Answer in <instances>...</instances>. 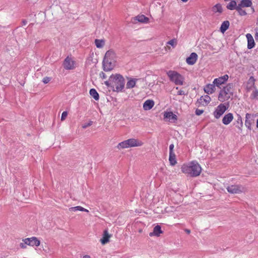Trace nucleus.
I'll return each mask as SVG.
<instances>
[{
    "label": "nucleus",
    "mask_w": 258,
    "mask_h": 258,
    "mask_svg": "<svg viewBox=\"0 0 258 258\" xmlns=\"http://www.w3.org/2000/svg\"><path fill=\"white\" fill-rule=\"evenodd\" d=\"M203 112L204 110L203 109H197L195 111V114L198 116L201 115Z\"/></svg>",
    "instance_id": "58836bf2"
},
{
    "label": "nucleus",
    "mask_w": 258,
    "mask_h": 258,
    "mask_svg": "<svg viewBox=\"0 0 258 258\" xmlns=\"http://www.w3.org/2000/svg\"><path fill=\"white\" fill-rule=\"evenodd\" d=\"M169 161L171 166H174L177 163L176 155L174 152L169 153Z\"/></svg>",
    "instance_id": "393cba45"
},
{
    "label": "nucleus",
    "mask_w": 258,
    "mask_h": 258,
    "mask_svg": "<svg viewBox=\"0 0 258 258\" xmlns=\"http://www.w3.org/2000/svg\"><path fill=\"white\" fill-rule=\"evenodd\" d=\"M175 84V85H183V82H174Z\"/></svg>",
    "instance_id": "a18cd8bd"
},
{
    "label": "nucleus",
    "mask_w": 258,
    "mask_h": 258,
    "mask_svg": "<svg viewBox=\"0 0 258 258\" xmlns=\"http://www.w3.org/2000/svg\"><path fill=\"white\" fill-rule=\"evenodd\" d=\"M246 37L247 40V48L248 49L253 48L255 46V42L252 36L250 34L247 33L246 35Z\"/></svg>",
    "instance_id": "a211bd4d"
},
{
    "label": "nucleus",
    "mask_w": 258,
    "mask_h": 258,
    "mask_svg": "<svg viewBox=\"0 0 258 258\" xmlns=\"http://www.w3.org/2000/svg\"><path fill=\"white\" fill-rule=\"evenodd\" d=\"M213 12L216 13L219 12L220 13L222 12V7L220 4H217L213 8Z\"/></svg>",
    "instance_id": "72a5a7b5"
},
{
    "label": "nucleus",
    "mask_w": 258,
    "mask_h": 258,
    "mask_svg": "<svg viewBox=\"0 0 258 258\" xmlns=\"http://www.w3.org/2000/svg\"><path fill=\"white\" fill-rule=\"evenodd\" d=\"M167 75L171 81H181L183 79L180 74L174 71H169Z\"/></svg>",
    "instance_id": "f8f14e48"
},
{
    "label": "nucleus",
    "mask_w": 258,
    "mask_h": 258,
    "mask_svg": "<svg viewBox=\"0 0 258 258\" xmlns=\"http://www.w3.org/2000/svg\"><path fill=\"white\" fill-rule=\"evenodd\" d=\"M163 231L161 230V227L160 225H156L153 229V231L150 232L149 235L152 236L154 235L159 236L160 234L162 233Z\"/></svg>",
    "instance_id": "aec40b11"
},
{
    "label": "nucleus",
    "mask_w": 258,
    "mask_h": 258,
    "mask_svg": "<svg viewBox=\"0 0 258 258\" xmlns=\"http://www.w3.org/2000/svg\"><path fill=\"white\" fill-rule=\"evenodd\" d=\"M228 104H220L215 109L213 115L215 118H219L228 109Z\"/></svg>",
    "instance_id": "39448f33"
},
{
    "label": "nucleus",
    "mask_w": 258,
    "mask_h": 258,
    "mask_svg": "<svg viewBox=\"0 0 258 258\" xmlns=\"http://www.w3.org/2000/svg\"><path fill=\"white\" fill-rule=\"evenodd\" d=\"M89 94L96 101H98L99 99V95L95 89H91L89 91Z\"/></svg>",
    "instance_id": "a878e982"
},
{
    "label": "nucleus",
    "mask_w": 258,
    "mask_h": 258,
    "mask_svg": "<svg viewBox=\"0 0 258 258\" xmlns=\"http://www.w3.org/2000/svg\"><path fill=\"white\" fill-rule=\"evenodd\" d=\"M43 81H48V78H45L43 79Z\"/></svg>",
    "instance_id": "864d4df0"
},
{
    "label": "nucleus",
    "mask_w": 258,
    "mask_h": 258,
    "mask_svg": "<svg viewBox=\"0 0 258 258\" xmlns=\"http://www.w3.org/2000/svg\"><path fill=\"white\" fill-rule=\"evenodd\" d=\"M237 119L236 120L234 124L236 127L242 131V127H243V122L242 117L240 114H237Z\"/></svg>",
    "instance_id": "4be33fe9"
},
{
    "label": "nucleus",
    "mask_w": 258,
    "mask_h": 258,
    "mask_svg": "<svg viewBox=\"0 0 258 258\" xmlns=\"http://www.w3.org/2000/svg\"><path fill=\"white\" fill-rule=\"evenodd\" d=\"M229 78L228 75H225L221 77H219V78H216L214 80V81H227Z\"/></svg>",
    "instance_id": "f704fd0d"
},
{
    "label": "nucleus",
    "mask_w": 258,
    "mask_h": 258,
    "mask_svg": "<svg viewBox=\"0 0 258 258\" xmlns=\"http://www.w3.org/2000/svg\"><path fill=\"white\" fill-rule=\"evenodd\" d=\"M244 187L240 184H233L226 187L228 192L231 194H237L243 191Z\"/></svg>",
    "instance_id": "1a4fd4ad"
},
{
    "label": "nucleus",
    "mask_w": 258,
    "mask_h": 258,
    "mask_svg": "<svg viewBox=\"0 0 258 258\" xmlns=\"http://www.w3.org/2000/svg\"><path fill=\"white\" fill-rule=\"evenodd\" d=\"M136 82H127L126 88H132L136 85Z\"/></svg>",
    "instance_id": "c9c22d12"
},
{
    "label": "nucleus",
    "mask_w": 258,
    "mask_h": 258,
    "mask_svg": "<svg viewBox=\"0 0 258 258\" xmlns=\"http://www.w3.org/2000/svg\"><path fill=\"white\" fill-rule=\"evenodd\" d=\"M252 0H250L251 2H252Z\"/></svg>",
    "instance_id": "052dcab7"
},
{
    "label": "nucleus",
    "mask_w": 258,
    "mask_h": 258,
    "mask_svg": "<svg viewBox=\"0 0 258 258\" xmlns=\"http://www.w3.org/2000/svg\"><path fill=\"white\" fill-rule=\"evenodd\" d=\"M69 210L70 211H74V212H75L77 211H82V212H89V211L87 209H85L84 208H83L81 206H76V207H72L71 208H70Z\"/></svg>",
    "instance_id": "c756f323"
},
{
    "label": "nucleus",
    "mask_w": 258,
    "mask_h": 258,
    "mask_svg": "<svg viewBox=\"0 0 258 258\" xmlns=\"http://www.w3.org/2000/svg\"><path fill=\"white\" fill-rule=\"evenodd\" d=\"M229 22L228 21H224L221 26L220 31L223 33H224L229 28Z\"/></svg>",
    "instance_id": "cd10ccee"
},
{
    "label": "nucleus",
    "mask_w": 258,
    "mask_h": 258,
    "mask_svg": "<svg viewBox=\"0 0 258 258\" xmlns=\"http://www.w3.org/2000/svg\"><path fill=\"white\" fill-rule=\"evenodd\" d=\"M164 119L175 123L177 120V116L172 111H166L164 113Z\"/></svg>",
    "instance_id": "9b49d317"
},
{
    "label": "nucleus",
    "mask_w": 258,
    "mask_h": 258,
    "mask_svg": "<svg viewBox=\"0 0 258 258\" xmlns=\"http://www.w3.org/2000/svg\"><path fill=\"white\" fill-rule=\"evenodd\" d=\"M99 76H100V79H101L102 80L106 79L107 78V76H106V74L104 73H103V72H101L100 73Z\"/></svg>",
    "instance_id": "ea45409f"
},
{
    "label": "nucleus",
    "mask_w": 258,
    "mask_h": 258,
    "mask_svg": "<svg viewBox=\"0 0 258 258\" xmlns=\"http://www.w3.org/2000/svg\"><path fill=\"white\" fill-rule=\"evenodd\" d=\"M256 116V114L246 113L245 125L249 130H251V125L254 124Z\"/></svg>",
    "instance_id": "6e6552de"
},
{
    "label": "nucleus",
    "mask_w": 258,
    "mask_h": 258,
    "mask_svg": "<svg viewBox=\"0 0 258 258\" xmlns=\"http://www.w3.org/2000/svg\"><path fill=\"white\" fill-rule=\"evenodd\" d=\"M23 241L25 242L28 245L31 246H38L40 244V240L34 236L23 239Z\"/></svg>",
    "instance_id": "9d476101"
},
{
    "label": "nucleus",
    "mask_w": 258,
    "mask_h": 258,
    "mask_svg": "<svg viewBox=\"0 0 258 258\" xmlns=\"http://www.w3.org/2000/svg\"><path fill=\"white\" fill-rule=\"evenodd\" d=\"M181 169L183 173L187 174L191 177L199 176L202 171L200 165L197 161H192L188 165L183 164Z\"/></svg>",
    "instance_id": "f03ea898"
},
{
    "label": "nucleus",
    "mask_w": 258,
    "mask_h": 258,
    "mask_svg": "<svg viewBox=\"0 0 258 258\" xmlns=\"http://www.w3.org/2000/svg\"><path fill=\"white\" fill-rule=\"evenodd\" d=\"M184 231L187 234H189L190 233V230L189 229H185Z\"/></svg>",
    "instance_id": "49530a36"
},
{
    "label": "nucleus",
    "mask_w": 258,
    "mask_h": 258,
    "mask_svg": "<svg viewBox=\"0 0 258 258\" xmlns=\"http://www.w3.org/2000/svg\"><path fill=\"white\" fill-rule=\"evenodd\" d=\"M248 84H250L251 85H254V82L253 81H252V82H248Z\"/></svg>",
    "instance_id": "09e8293b"
},
{
    "label": "nucleus",
    "mask_w": 258,
    "mask_h": 258,
    "mask_svg": "<svg viewBox=\"0 0 258 258\" xmlns=\"http://www.w3.org/2000/svg\"><path fill=\"white\" fill-rule=\"evenodd\" d=\"M135 19L138 22L144 23H148L149 22V19L144 15L137 16Z\"/></svg>",
    "instance_id": "b1692460"
},
{
    "label": "nucleus",
    "mask_w": 258,
    "mask_h": 258,
    "mask_svg": "<svg viewBox=\"0 0 258 258\" xmlns=\"http://www.w3.org/2000/svg\"><path fill=\"white\" fill-rule=\"evenodd\" d=\"M104 84L109 91L121 92L124 87V82H104Z\"/></svg>",
    "instance_id": "20e7f679"
},
{
    "label": "nucleus",
    "mask_w": 258,
    "mask_h": 258,
    "mask_svg": "<svg viewBox=\"0 0 258 258\" xmlns=\"http://www.w3.org/2000/svg\"><path fill=\"white\" fill-rule=\"evenodd\" d=\"M96 46L98 48H102L105 45V40L103 39H95L94 41Z\"/></svg>",
    "instance_id": "2f4dec72"
},
{
    "label": "nucleus",
    "mask_w": 258,
    "mask_h": 258,
    "mask_svg": "<svg viewBox=\"0 0 258 258\" xmlns=\"http://www.w3.org/2000/svg\"><path fill=\"white\" fill-rule=\"evenodd\" d=\"M68 115V112L67 111H63L61 116V120H63L66 119V117Z\"/></svg>",
    "instance_id": "4c0bfd02"
},
{
    "label": "nucleus",
    "mask_w": 258,
    "mask_h": 258,
    "mask_svg": "<svg viewBox=\"0 0 258 258\" xmlns=\"http://www.w3.org/2000/svg\"><path fill=\"white\" fill-rule=\"evenodd\" d=\"M227 82H213V84H207L204 89L205 93L208 94H212L214 92L215 86L221 88L220 86L225 84Z\"/></svg>",
    "instance_id": "423d86ee"
},
{
    "label": "nucleus",
    "mask_w": 258,
    "mask_h": 258,
    "mask_svg": "<svg viewBox=\"0 0 258 258\" xmlns=\"http://www.w3.org/2000/svg\"><path fill=\"white\" fill-rule=\"evenodd\" d=\"M176 89H178V87H177L176 88Z\"/></svg>",
    "instance_id": "bf43d9fd"
},
{
    "label": "nucleus",
    "mask_w": 258,
    "mask_h": 258,
    "mask_svg": "<svg viewBox=\"0 0 258 258\" xmlns=\"http://www.w3.org/2000/svg\"><path fill=\"white\" fill-rule=\"evenodd\" d=\"M20 84H21V85L23 86L25 84V82H23L22 83H21Z\"/></svg>",
    "instance_id": "5fc2aeb1"
},
{
    "label": "nucleus",
    "mask_w": 258,
    "mask_h": 258,
    "mask_svg": "<svg viewBox=\"0 0 258 258\" xmlns=\"http://www.w3.org/2000/svg\"><path fill=\"white\" fill-rule=\"evenodd\" d=\"M27 245V244L25 242H23L20 243V246L22 248H26Z\"/></svg>",
    "instance_id": "79ce46f5"
},
{
    "label": "nucleus",
    "mask_w": 258,
    "mask_h": 258,
    "mask_svg": "<svg viewBox=\"0 0 258 258\" xmlns=\"http://www.w3.org/2000/svg\"><path fill=\"white\" fill-rule=\"evenodd\" d=\"M252 79H253V78L252 77H250V80H251Z\"/></svg>",
    "instance_id": "13d9d810"
},
{
    "label": "nucleus",
    "mask_w": 258,
    "mask_h": 258,
    "mask_svg": "<svg viewBox=\"0 0 258 258\" xmlns=\"http://www.w3.org/2000/svg\"><path fill=\"white\" fill-rule=\"evenodd\" d=\"M83 258H91L89 255H85L83 256Z\"/></svg>",
    "instance_id": "8fccbe9b"
},
{
    "label": "nucleus",
    "mask_w": 258,
    "mask_h": 258,
    "mask_svg": "<svg viewBox=\"0 0 258 258\" xmlns=\"http://www.w3.org/2000/svg\"><path fill=\"white\" fill-rule=\"evenodd\" d=\"M127 79L128 81H137L136 79H132V78H127Z\"/></svg>",
    "instance_id": "de8ad7c7"
},
{
    "label": "nucleus",
    "mask_w": 258,
    "mask_h": 258,
    "mask_svg": "<svg viewBox=\"0 0 258 258\" xmlns=\"http://www.w3.org/2000/svg\"><path fill=\"white\" fill-rule=\"evenodd\" d=\"M256 126L257 128H258V118L257 119L256 121Z\"/></svg>",
    "instance_id": "603ef678"
},
{
    "label": "nucleus",
    "mask_w": 258,
    "mask_h": 258,
    "mask_svg": "<svg viewBox=\"0 0 258 258\" xmlns=\"http://www.w3.org/2000/svg\"><path fill=\"white\" fill-rule=\"evenodd\" d=\"M230 97V95L224 89H222L219 94L218 99L221 102L224 101L225 100L228 99Z\"/></svg>",
    "instance_id": "2eb2a0df"
},
{
    "label": "nucleus",
    "mask_w": 258,
    "mask_h": 258,
    "mask_svg": "<svg viewBox=\"0 0 258 258\" xmlns=\"http://www.w3.org/2000/svg\"><path fill=\"white\" fill-rule=\"evenodd\" d=\"M142 145L143 143L141 141H138L135 139L132 138L119 143L117 145V148L120 149L130 147H139Z\"/></svg>",
    "instance_id": "7ed1b4c3"
},
{
    "label": "nucleus",
    "mask_w": 258,
    "mask_h": 258,
    "mask_svg": "<svg viewBox=\"0 0 258 258\" xmlns=\"http://www.w3.org/2000/svg\"><path fill=\"white\" fill-rule=\"evenodd\" d=\"M243 8L244 7L240 6V5L238 4L237 8L236 9V10L237 11L239 15L240 16H244L247 15L245 10Z\"/></svg>",
    "instance_id": "bb28decb"
},
{
    "label": "nucleus",
    "mask_w": 258,
    "mask_h": 258,
    "mask_svg": "<svg viewBox=\"0 0 258 258\" xmlns=\"http://www.w3.org/2000/svg\"><path fill=\"white\" fill-rule=\"evenodd\" d=\"M233 85L232 83H229L226 86L223 87V89L225 90L230 95L233 94L232 91V87Z\"/></svg>",
    "instance_id": "473e14b6"
},
{
    "label": "nucleus",
    "mask_w": 258,
    "mask_h": 258,
    "mask_svg": "<svg viewBox=\"0 0 258 258\" xmlns=\"http://www.w3.org/2000/svg\"><path fill=\"white\" fill-rule=\"evenodd\" d=\"M44 84H47L49 82H43Z\"/></svg>",
    "instance_id": "4d7b16f0"
},
{
    "label": "nucleus",
    "mask_w": 258,
    "mask_h": 258,
    "mask_svg": "<svg viewBox=\"0 0 258 258\" xmlns=\"http://www.w3.org/2000/svg\"><path fill=\"white\" fill-rule=\"evenodd\" d=\"M123 77L119 74H114L111 75L109 81H124Z\"/></svg>",
    "instance_id": "5701e85b"
},
{
    "label": "nucleus",
    "mask_w": 258,
    "mask_h": 258,
    "mask_svg": "<svg viewBox=\"0 0 258 258\" xmlns=\"http://www.w3.org/2000/svg\"><path fill=\"white\" fill-rule=\"evenodd\" d=\"M225 1H227V0H225Z\"/></svg>",
    "instance_id": "680f3d73"
},
{
    "label": "nucleus",
    "mask_w": 258,
    "mask_h": 258,
    "mask_svg": "<svg viewBox=\"0 0 258 258\" xmlns=\"http://www.w3.org/2000/svg\"><path fill=\"white\" fill-rule=\"evenodd\" d=\"M62 66L66 70H74L76 67V62L73 58L68 56L64 59Z\"/></svg>",
    "instance_id": "0eeeda50"
},
{
    "label": "nucleus",
    "mask_w": 258,
    "mask_h": 258,
    "mask_svg": "<svg viewBox=\"0 0 258 258\" xmlns=\"http://www.w3.org/2000/svg\"><path fill=\"white\" fill-rule=\"evenodd\" d=\"M237 7V5L236 2L235 0H231L230 1V2L229 4H228V5H227V7H226V8L228 10H236Z\"/></svg>",
    "instance_id": "7c9ffc66"
},
{
    "label": "nucleus",
    "mask_w": 258,
    "mask_h": 258,
    "mask_svg": "<svg viewBox=\"0 0 258 258\" xmlns=\"http://www.w3.org/2000/svg\"><path fill=\"white\" fill-rule=\"evenodd\" d=\"M177 94L178 95H185V94L183 91L180 90L177 92Z\"/></svg>",
    "instance_id": "c03bdc74"
},
{
    "label": "nucleus",
    "mask_w": 258,
    "mask_h": 258,
    "mask_svg": "<svg viewBox=\"0 0 258 258\" xmlns=\"http://www.w3.org/2000/svg\"><path fill=\"white\" fill-rule=\"evenodd\" d=\"M117 56L112 49L107 51L103 60V69L105 71H110L113 69L116 64Z\"/></svg>",
    "instance_id": "f257e3e1"
},
{
    "label": "nucleus",
    "mask_w": 258,
    "mask_h": 258,
    "mask_svg": "<svg viewBox=\"0 0 258 258\" xmlns=\"http://www.w3.org/2000/svg\"><path fill=\"white\" fill-rule=\"evenodd\" d=\"M255 38L256 40L258 39V33H256V34L255 35Z\"/></svg>",
    "instance_id": "3c124183"
},
{
    "label": "nucleus",
    "mask_w": 258,
    "mask_h": 258,
    "mask_svg": "<svg viewBox=\"0 0 258 258\" xmlns=\"http://www.w3.org/2000/svg\"><path fill=\"white\" fill-rule=\"evenodd\" d=\"M233 119V115L232 113L225 114L222 119V123L225 125L229 124Z\"/></svg>",
    "instance_id": "f3484780"
},
{
    "label": "nucleus",
    "mask_w": 258,
    "mask_h": 258,
    "mask_svg": "<svg viewBox=\"0 0 258 258\" xmlns=\"http://www.w3.org/2000/svg\"><path fill=\"white\" fill-rule=\"evenodd\" d=\"M183 2H186L188 1V0H181Z\"/></svg>",
    "instance_id": "6e6d98bb"
},
{
    "label": "nucleus",
    "mask_w": 258,
    "mask_h": 258,
    "mask_svg": "<svg viewBox=\"0 0 258 258\" xmlns=\"http://www.w3.org/2000/svg\"><path fill=\"white\" fill-rule=\"evenodd\" d=\"M198 55L195 52H192L186 59V63L189 65L194 64L198 59Z\"/></svg>",
    "instance_id": "4468645a"
},
{
    "label": "nucleus",
    "mask_w": 258,
    "mask_h": 258,
    "mask_svg": "<svg viewBox=\"0 0 258 258\" xmlns=\"http://www.w3.org/2000/svg\"><path fill=\"white\" fill-rule=\"evenodd\" d=\"M177 44V39L175 38L172 39L167 42L166 46L165 47V49L167 51H170L171 50V46H172V48H175Z\"/></svg>",
    "instance_id": "dca6fc26"
},
{
    "label": "nucleus",
    "mask_w": 258,
    "mask_h": 258,
    "mask_svg": "<svg viewBox=\"0 0 258 258\" xmlns=\"http://www.w3.org/2000/svg\"><path fill=\"white\" fill-rule=\"evenodd\" d=\"M211 99L210 97L208 95H206L204 96H201L200 99H199L197 100V103L199 104V105H202L203 106H206L208 105V103H210Z\"/></svg>",
    "instance_id": "ddd939ff"
},
{
    "label": "nucleus",
    "mask_w": 258,
    "mask_h": 258,
    "mask_svg": "<svg viewBox=\"0 0 258 258\" xmlns=\"http://www.w3.org/2000/svg\"><path fill=\"white\" fill-rule=\"evenodd\" d=\"M155 104L153 100L148 99L146 100L143 104V109L145 110H149L151 109Z\"/></svg>",
    "instance_id": "6ab92c4d"
},
{
    "label": "nucleus",
    "mask_w": 258,
    "mask_h": 258,
    "mask_svg": "<svg viewBox=\"0 0 258 258\" xmlns=\"http://www.w3.org/2000/svg\"><path fill=\"white\" fill-rule=\"evenodd\" d=\"M174 145L173 144H171L169 146V153H173V149Z\"/></svg>",
    "instance_id": "a19ab883"
},
{
    "label": "nucleus",
    "mask_w": 258,
    "mask_h": 258,
    "mask_svg": "<svg viewBox=\"0 0 258 258\" xmlns=\"http://www.w3.org/2000/svg\"><path fill=\"white\" fill-rule=\"evenodd\" d=\"M252 95L254 98L258 97V90H255L254 91H253L252 93Z\"/></svg>",
    "instance_id": "37998d69"
},
{
    "label": "nucleus",
    "mask_w": 258,
    "mask_h": 258,
    "mask_svg": "<svg viewBox=\"0 0 258 258\" xmlns=\"http://www.w3.org/2000/svg\"><path fill=\"white\" fill-rule=\"evenodd\" d=\"M110 235L109 234L107 230H105L103 232V237L100 239V242L102 244H105L109 242Z\"/></svg>",
    "instance_id": "412c9836"
},
{
    "label": "nucleus",
    "mask_w": 258,
    "mask_h": 258,
    "mask_svg": "<svg viewBox=\"0 0 258 258\" xmlns=\"http://www.w3.org/2000/svg\"><path fill=\"white\" fill-rule=\"evenodd\" d=\"M93 124V121L90 120L88 122L84 123L82 124V127L83 128L85 129L87 127L91 126Z\"/></svg>",
    "instance_id": "e433bc0d"
},
{
    "label": "nucleus",
    "mask_w": 258,
    "mask_h": 258,
    "mask_svg": "<svg viewBox=\"0 0 258 258\" xmlns=\"http://www.w3.org/2000/svg\"><path fill=\"white\" fill-rule=\"evenodd\" d=\"M240 6L243 7H251L252 5V2L250 0H241L240 3L239 4Z\"/></svg>",
    "instance_id": "c85d7f7f"
}]
</instances>
